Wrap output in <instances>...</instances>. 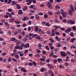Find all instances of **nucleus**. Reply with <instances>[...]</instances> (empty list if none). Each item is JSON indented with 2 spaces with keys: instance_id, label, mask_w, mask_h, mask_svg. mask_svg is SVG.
I'll list each match as a JSON object with an SVG mask.
<instances>
[{
  "instance_id": "44",
  "label": "nucleus",
  "mask_w": 76,
  "mask_h": 76,
  "mask_svg": "<svg viewBox=\"0 0 76 76\" xmlns=\"http://www.w3.org/2000/svg\"><path fill=\"white\" fill-rule=\"evenodd\" d=\"M15 23L17 24H19L20 23V22L19 21H15Z\"/></svg>"
},
{
  "instance_id": "2",
  "label": "nucleus",
  "mask_w": 76,
  "mask_h": 76,
  "mask_svg": "<svg viewBox=\"0 0 76 76\" xmlns=\"http://www.w3.org/2000/svg\"><path fill=\"white\" fill-rule=\"evenodd\" d=\"M69 7L70 9V10L72 12H75L74 7H73V5L71 4L69 6Z\"/></svg>"
},
{
  "instance_id": "45",
  "label": "nucleus",
  "mask_w": 76,
  "mask_h": 76,
  "mask_svg": "<svg viewBox=\"0 0 76 76\" xmlns=\"http://www.w3.org/2000/svg\"><path fill=\"white\" fill-rule=\"evenodd\" d=\"M40 60L42 61H45V59L44 58H41L40 59Z\"/></svg>"
},
{
  "instance_id": "36",
  "label": "nucleus",
  "mask_w": 76,
  "mask_h": 76,
  "mask_svg": "<svg viewBox=\"0 0 76 76\" xmlns=\"http://www.w3.org/2000/svg\"><path fill=\"white\" fill-rule=\"evenodd\" d=\"M70 35L71 37H73V36H74V33H73V32H71L70 33Z\"/></svg>"
},
{
  "instance_id": "29",
  "label": "nucleus",
  "mask_w": 76,
  "mask_h": 76,
  "mask_svg": "<svg viewBox=\"0 0 76 76\" xmlns=\"http://www.w3.org/2000/svg\"><path fill=\"white\" fill-rule=\"evenodd\" d=\"M53 63H54V64H56L57 62V61L56 59H54L53 60Z\"/></svg>"
},
{
  "instance_id": "64",
  "label": "nucleus",
  "mask_w": 76,
  "mask_h": 76,
  "mask_svg": "<svg viewBox=\"0 0 76 76\" xmlns=\"http://www.w3.org/2000/svg\"><path fill=\"white\" fill-rule=\"evenodd\" d=\"M6 53H2L1 55L3 56H6Z\"/></svg>"
},
{
  "instance_id": "53",
  "label": "nucleus",
  "mask_w": 76,
  "mask_h": 76,
  "mask_svg": "<svg viewBox=\"0 0 76 76\" xmlns=\"http://www.w3.org/2000/svg\"><path fill=\"white\" fill-rule=\"evenodd\" d=\"M26 26V24L25 23H24L22 25L23 27L24 28H25Z\"/></svg>"
},
{
  "instance_id": "21",
  "label": "nucleus",
  "mask_w": 76,
  "mask_h": 76,
  "mask_svg": "<svg viewBox=\"0 0 76 76\" xmlns=\"http://www.w3.org/2000/svg\"><path fill=\"white\" fill-rule=\"evenodd\" d=\"M28 9V7L26 6H25L23 7V11H25L26 10Z\"/></svg>"
},
{
  "instance_id": "50",
  "label": "nucleus",
  "mask_w": 76,
  "mask_h": 76,
  "mask_svg": "<svg viewBox=\"0 0 76 76\" xmlns=\"http://www.w3.org/2000/svg\"><path fill=\"white\" fill-rule=\"evenodd\" d=\"M2 61H3L4 63H6V62L7 61V60L6 59H3Z\"/></svg>"
},
{
  "instance_id": "32",
  "label": "nucleus",
  "mask_w": 76,
  "mask_h": 76,
  "mask_svg": "<svg viewBox=\"0 0 76 76\" xmlns=\"http://www.w3.org/2000/svg\"><path fill=\"white\" fill-rule=\"evenodd\" d=\"M20 43H21L20 41H18L16 43V45H18L19 44H20Z\"/></svg>"
},
{
  "instance_id": "46",
  "label": "nucleus",
  "mask_w": 76,
  "mask_h": 76,
  "mask_svg": "<svg viewBox=\"0 0 76 76\" xmlns=\"http://www.w3.org/2000/svg\"><path fill=\"white\" fill-rule=\"evenodd\" d=\"M18 33H19L20 34H21V33H22V30L20 29H19L18 30Z\"/></svg>"
},
{
  "instance_id": "54",
  "label": "nucleus",
  "mask_w": 76,
  "mask_h": 76,
  "mask_svg": "<svg viewBox=\"0 0 76 76\" xmlns=\"http://www.w3.org/2000/svg\"><path fill=\"white\" fill-rule=\"evenodd\" d=\"M42 53L43 54H46V52L45 50H43L42 51Z\"/></svg>"
},
{
  "instance_id": "28",
  "label": "nucleus",
  "mask_w": 76,
  "mask_h": 76,
  "mask_svg": "<svg viewBox=\"0 0 76 76\" xmlns=\"http://www.w3.org/2000/svg\"><path fill=\"white\" fill-rule=\"evenodd\" d=\"M32 64L34 65V66H37V63L34 61H33L32 62Z\"/></svg>"
},
{
  "instance_id": "20",
  "label": "nucleus",
  "mask_w": 76,
  "mask_h": 76,
  "mask_svg": "<svg viewBox=\"0 0 76 76\" xmlns=\"http://www.w3.org/2000/svg\"><path fill=\"white\" fill-rule=\"evenodd\" d=\"M15 58H16V59H19V56L17 54L15 55Z\"/></svg>"
},
{
  "instance_id": "1",
  "label": "nucleus",
  "mask_w": 76,
  "mask_h": 76,
  "mask_svg": "<svg viewBox=\"0 0 76 76\" xmlns=\"http://www.w3.org/2000/svg\"><path fill=\"white\" fill-rule=\"evenodd\" d=\"M28 36L29 37H32V38H35V37H37L38 36V35H37V34H35L34 35V34L31 33H29L28 34Z\"/></svg>"
},
{
  "instance_id": "15",
  "label": "nucleus",
  "mask_w": 76,
  "mask_h": 76,
  "mask_svg": "<svg viewBox=\"0 0 76 76\" xmlns=\"http://www.w3.org/2000/svg\"><path fill=\"white\" fill-rule=\"evenodd\" d=\"M73 11H71L70 10H69L68 13V15H73Z\"/></svg>"
},
{
  "instance_id": "31",
  "label": "nucleus",
  "mask_w": 76,
  "mask_h": 76,
  "mask_svg": "<svg viewBox=\"0 0 76 76\" xmlns=\"http://www.w3.org/2000/svg\"><path fill=\"white\" fill-rule=\"evenodd\" d=\"M60 9V7L58 5L56 6V9Z\"/></svg>"
},
{
  "instance_id": "38",
  "label": "nucleus",
  "mask_w": 76,
  "mask_h": 76,
  "mask_svg": "<svg viewBox=\"0 0 76 76\" xmlns=\"http://www.w3.org/2000/svg\"><path fill=\"white\" fill-rule=\"evenodd\" d=\"M8 61H9V62L11 61H12V58L11 57H9L8 59Z\"/></svg>"
},
{
  "instance_id": "57",
  "label": "nucleus",
  "mask_w": 76,
  "mask_h": 76,
  "mask_svg": "<svg viewBox=\"0 0 76 76\" xmlns=\"http://www.w3.org/2000/svg\"><path fill=\"white\" fill-rule=\"evenodd\" d=\"M52 57H53V58H57V56L55 55H53L52 56Z\"/></svg>"
},
{
  "instance_id": "60",
  "label": "nucleus",
  "mask_w": 76,
  "mask_h": 76,
  "mask_svg": "<svg viewBox=\"0 0 76 76\" xmlns=\"http://www.w3.org/2000/svg\"><path fill=\"white\" fill-rule=\"evenodd\" d=\"M72 29L74 31H75L76 30V26H74L72 28Z\"/></svg>"
},
{
  "instance_id": "30",
  "label": "nucleus",
  "mask_w": 76,
  "mask_h": 76,
  "mask_svg": "<svg viewBox=\"0 0 76 76\" xmlns=\"http://www.w3.org/2000/svg\"><path fill=\"white\" fill-rule=\"evenodd\" d=\"M24 44L23 43H21L20 45L21 47L22 48V50H23V48L24 47Z\"/></svg>"
},
{
  "instance_id": "11",
  "label": "nucleus",
  "mask_w": 76,
  "mask_h": 76,
  "mask_svg": "<svg viewBox=\"0 0 76 76\" xmlns=\"http://www.w3.org/2000/svg\"><path fill=\"white\" fill-rule=\"evenodd\" d=\"M34 28L35 29L34 30V31L35 32H38V27L37 26H34Z\"/></svg>"
},
{
  "instance_id": "7",
  "label": "nucleus",
  "mask_w": 76,
  "mask_h": 76,
  "mask_svg": "<svg viewBox=\"0 0 76 76\" xmlns=\"http://www.w3.org/2000/svg\"><path fill=\"white\" fill-rule=\"evenodd\" d=\"M65 32L67 34H69V32H71V29L70 28H68L67 29V30L65 31Z\"/></svg>"
},
{
  "instance_id": "49",
  "label": "nucleus",
  "mask_w": 76,
  "mask_h": 76,
  "mask_svg": "<svg viewBox=\"0 0 76 76\" xmlns=\"http://www.w3.org/2000/svg\"><path fill=\"white\" fill-rule=\"evenodd\" d=\"M55 34L56 35H58L60 34V33L58 32H55Z\"/></svg>"
},
{
  "instance_id": "8",
  "label": "nucleus",
  "mask_w": 76,
  "mask_h": 76,
  "mask_svg": "<svg viewBox=\"0 0 76 76\" xmlns=\"http://www.w3.org/2000/svg\"><path fill=\"white\" fill-rule=\"evenodd\" d=\"M53 27L56 28L54 29V31H57V29H60L61 28V26H53Z\"/></svg>"
},
{
  "instance_id": "55",
  "label": "nucleus",
  "mask_w": 76,
  "mask_h": 76,
  "mask_svg": "<svg viewBox=\"0 0 76 76\" xmlns=\"http://www.w3.org/2000/svg\"><path fill=\"white\" fill-rule=\"evenodd\" d=\"M45 23H46V22L44 21H42V25H45Z\"/></svg>"
},
{
  "instance_id": "42",
  "label": "nucleus",
  "mask_w": 76,
  "mask_h": 76,
  "mask_svg": "<svg viewBox=\"0 0 76 76\" xmlns=\"http://www.w3.org/2000/svg\"><path fill=\"white\" fill-rule=\"evenodd\" d=\"M4 24L5 25H6V26H9V24L8 23L6 22H4Z\"/></svg>"
},
{
  "instance_id": "25",
  "label": "nucleus",
  "mask_w": 76,
  "mask_h": 76,
  "mask_svg": "<svg viewBox=\"0 0 76 76\" xmlns=\"http://www.w3.org/2000/svg\"><path fill=\"white\" fill-rule=\"evenodd\" d=\"M17 3V2H15V1H13L12 2V5H15Z\"/></svg>"
},
{
  "instance_id": "19",
  "label": "nucleus",
  "mask_w": 76,
  "mask_h": 76,
  "mask_svg": "<svg viewBox=\"0 0 76 76\" xmlns=\"http://www.w3.org/2000/svg\"><path fill=\"white\" fill-rule=\"evenodd\" d=\"M48 66L49 67L50 69H53V66H52L50 64H48Z\"/></svg>"
},
{
  "instance_id": "52",
  "label": "nucleus",
  "mask_w": 76,
  "mask_h": 76,
  "mask_svg": "<svg viewBox=\"0 0 76 76\" xmlns=\"http://www.w3.org/2000/svg\"><path fill=\"white\" fill-rule=\"evenodd\" d=\"M61 45L60 44H58L57 45V47H61Z\"/></svg>"
},
{
  "instance_id": "63",
  "label": "nucleus",
  "mask_w": 76,
  "mask_h": 76,
  "mask_svg": "<svg viewBox=\"0 0 76 76\" xmlns=\"http://www.w3.org/2000/svg\"><path fill=\"white\" fill-rule=\"evenodd\" d=\"M20 58L21 60H25V57H20Z\"/></svg>"
},
{
  "instance_id": "3",
  "label": "nucleus",
  "mask_w": 76,
  "mask_h": 76,
  "mask_svg": "<svg viewBox=\"0 0 76 76\" xmlns=\"http://www.w3.org/2000/svg\"><path fill=\"white\" fill-rule=\"evenodd\" d=\"M61 13L63 15V18H66V15H67V13L65 12L64 13L63 11H62L61 12Z\"/></svg>"
},
{
  "instance_id": "43",
  "label": "nucleus",
  "mask_w": 76,
  "mask_h": 76,
  "mask_svg": "<svg viewBox=\"0 0 76 76\" xmlns=\"http://www.w3.org/2000/svg\"><path fill=\"white\" fill-rule=\"evenodd\" d=\"M48 14L50 15H53V13L49 11L48 12Z\"/></svg>"
},
{
  "instance_id": "22",
  "label": "nucleus",
  "mask_w": 76,
  "mask_h": 76,
  "mask_svg": "<svg viewBox=\"0 0 76 76\" xmlns=\"http://www.w3.org/2000/svg\"><path fill=\"white\" fill-rule=\"evenodd\" d=\"M32 0H30L28 3H27V5H29V4H31V3H32Z\"/></svg>"
},
{
  "instance_id": "33",
  "label": "nucleus",
  "mask_w": 76,
  "mask_h": 76,
  "mask_svg": "<svg viewBox=\"0 0 76 76\" xmlns=\"http://www.w3.org/2000/svg\"><path fill=\"white\" fill-rule=\"evenodd\" d=\"M41 37L39 36L37 37L36 38V39H39H39H41Z\"/></svg>"
},
{
  "instance_id": "14",
  "label": "nucleus",
  "mask_w": 76,
  "mask_h": 76,
  "mask_svg": "<svg viewBox=\"0 0 76 76\" xmlns=\"http://www.w3.org/2000/svg\"><path fill=\"white\" fill-rule=\"evenodd\" d=\"M16 6H17V9H21V7L19 5V4H18L15 5Z\"/></svg>"
},
{
  "instance_id": "59",
  "label": "nucleus",
  "mask_w": 76,
  "mask_h": 76,
  "mask_svg": "<svg viewBox=\"0 0 76 76\" xmlns=\"http://www.w3.org/2000/svg\"><path fill=\"white\" fill-rule=\"evenodd\" d=\"M40 7H44V5L43 4H41L39 5Z\"/></svg>"
},
{
  "instance_id": "18",
  "label": "nucleus",
  "mask_w": 76,
  "mask_h": 76,
  "mask_svg": "<svg viewBox=\"0 0 76 76\" xmlns=\"http://www.w3.org/2000/svg\"><path fill=\"white\" fill-rule=\"evenodd\" d=\"M75 41H76V38H73L70 40L71 42H74Z\"/></svg>"
},
{
  "instance_id": "23",
  "label": "nucleus",
  "mask_w": 76,
  "mask_h": 76,
  "mask_svg": "<svg viewBox=\"0 0 76 76\" xmlns=\"http://www.w3.org/2000/svg\"><path fill=\"white\" fill-rule=\"evenodd\" d=\"M45 71V68H43L41 69L40 70V72H44Z\"/></svg>"
},
{
  "instance_id": "62",
  "label": "nucleus",
  "mask_w": 76,
  "mask_h": 76,
  "mask_svg": "<svg viewBox=\"0 0 76 76\" xmlns=\"http://www.w3.org/2000/svg\"><path fill=\"white\" fill-rule=\"evenodd\" d=\"M32 1L33 3H36L37 1L36 0H32Z\"/></svg>"
},
{
  "instance_id": "9",
  "label": "nucleus",
  "mask_w": 76,
  "mask_h": 76,
  "mask_svg": "<svg viewBox=\"0 0 76 76\" xmlns=\"http://www.w3.org/2000/svg\"><path fill=\"white\" fill-rule=\"evenodd\" d=\"M48 7L50 9H53V7L51 6V4L50 3V2H48Z\"/></svg>"
},
{
  "instance_id": "13",
  "label": "nucleus",
  "mask_w": 76,
  "mask_h": 76,
  "mask_svg": "<svg viewBox=\"0 0 76 76\" xmlns=\"http://www.w3.org/2000/svg\"><path fill=\"white\" fill-rule=\"evenodd\" d=\"M18 15H22V14H23V12H22V10H19L18 11Z\"/></svg>"
},
{
  "instance_id": "34",
  "label": "nucleus",
  "mask_w": 76,
  "mask_h": 76,
  "mask_svg": "<svg viewBox=\"0 0 76 76\" xmlns=\"http://www.w3.org/2000/svg\"><path fill=\"white\" fill-rule=\"evenodd\" d=\"M55 22L56 23H60V22L59 21V20H58L55 19Z\"/></svg>"
},
{
  "instance_id": "10",
  "label": "nucleus",
  "mask_w": 76,
  "mask_h": 76,
  "mask_svg": "<svg viewBox=\"0 0 76 76\" xmlns=\"http://www.w3.org/2000/svg\"><path fill=\"white\" fill-rule=\"evenodd\" d=\"M28 19H29V18L28 17H24L22 18V20H23V21H25V20H28Z\"/></svg>"
},
{
  "instance_id": "48",
  "label": "nucleus",
  "mask_w": 76,
  "mask_h": 76,
  "mask_svg": "<svg viewBox=\"0 0 76 76\" xmlns=\"http://www.w3.org/2000/svg\"><path fill=\"white\" fill-rule=\"evenodd\" d=\"M71 62H72V63H73V62H75V60L74 59H72L71 60Z\"/></svg>"
},
{
  "instance_id": "16",
  "label": "nucleus",
  "mask_w": 76,
  "mask_h": 76,
  "mask_svg": "<svg viewBox=\"0 0 76 76\" xmlns=\"http://www.w3.org/2000/svg\"><path fill=\"white\" fill-rule=\"evenodd\" d=\"M61 54L62 57H65L66 56V53H64L63 52H61Z\"/></svg>"
},
{
  "instance_id": "5",
  "label": "nucleus",
  "mask_w": 76,
  "mask_h": 76,
  "mask_svg": "<svg viewBox=\"0 0 76 76\" xmlns=\"http://www.w3.org/2000/svg\"><path fill=\"white\" fill-rule=\"evenodd\" d=\"M11 41H14L15 42H18V40L16 39L15 37H12L10 39Z\"/></svg>"
},
{
  "instance_id": "51",
  "label": "nucleus",
  "mask_w": 76,
  "mask_h": 76,
  "mask_svg": "<svg viewBox=\"0 0 76 76\" xmlns=\"http://www.w3.org/2000/svg\"><path fill=\"white\" fill-rule=\"evenodd\" d=\"M63 36L64 37H65L66 36V34L65 33H63Z\"/></svg>"
},
{
  "instance_id": "56",
  "label": "nucleus",
  "mask_w": 76,
  "mask_h": 76,
  "mask_svg": "<svg viewBox=\"0 0 76 76\" xmlns=\"http://www.w3.org/2000/svg\"><path fill=\"white\" fill-rule=\"evenodd\" d=\"M28 31H31V28L30 26L28 27Z\"/></svg>"
},
{
  "instance_id": "40",
  "label": "nucleus",
  "mask_w": 76,
  "mask_h": 76,
  "mask_svg": "<svg viewBox=\"0 0 76 76\" xmlns=\"http://www.w3.org/2000/svg\"><path fill=\"white\" fill-rule=\"evenodd\" d=\"M61 0H56L55 1H57V3H60L61 2Z\"/></svg>"
},
{
  "instance_id": "39",
  "label": "nucleus",
  "mask_w": 76,
  "mask_h": 76,
  "mask_svg": "<svg viewBox=\"0 0 76 76\" xmlns=\"http://www.w3.org/2000/svg\"><path fill=\"white\" fill-rule=\"evenodd\" d=\"M59 50V48H55V51L57 52Z\"/></svg>"
},
{
  "instance_id": "41",
  "label": "nucleus",
  "mask_w": 76,
  "mask_h": 76,
  "mask_svg": "<svg viewBox=\"0 0 76 76\" xmlns=\"http://www.w3.org/2000/svg\"><path fill=\"white\" fill-rule=\"evenodd\" d=\"M54 53H53V52H51V53L50 54V57H52V56L53 54Z\"/></svg>"
},
{
  "instance_id": "17",
  "label": "nucleus",
  "mask_w": 76,
  "mask_h": 76,
  "mask_svg": "<svg viewBox=\"0 0 76 76\" xmlns=\"http://www.w3.org/2000/svg\"><path fill=\"white\" fill-rule=\"evenodd\" d=\"M34 57H37V58H39V57H41V55L39 54H37L34 55Z\"/></svg>"
},
{
  "instance_id": "35",
  "label": "nucleus",
  "mask_w": 76,
  "mask_h": 76,
  "mask_svg": "<svg viewBox=\"0 0 76 76\" xmlns=\"http://www.w3.org/2000/svg\"><path fill=\"white\" fill-rule=\"evenodd\" d=\"M49 40H50L51 42H52V43H54V40H53V39H51V38H49Z\"/></svg>"
},
{
  "instance_id": "27",
  "label": "nucleus",
  "mask_w": 76,
  "mask_h": 76,
  "mask_svg": "<svg viewBox=\"0 0 76 76\" xmlns=\"http://www.w3.org/2000/svg\"><path fill=\"white\" fill-rule=\"evenodd\" d=\"M12 61H14V62H17V61H17V60H16V59L13 58H12Z\"/></svg>"
},
{
  "instance_id": "47",
  "label": "nucleus",
  "mask_w": 76,
  "mask_h": 76,
  "mask_svg": "<svg viewBox=\"0 0 76 76\" xmlns=\"http://www.w3.org/2000/svg\"><path fill=\"white\" fill-rule=\"evenodd\" d=\"M18 34V31H16L15 32H14V35H17Z\"/></svg>"
},
{
  "instance_id": "24",
  "label": "nucleus",
  "mask_w": 76,
  "mask_h": 76,
  "mask_svg": "<svg viewBox=\"0 0 76 76\" xmlns=\"http://www.w3.org/2000/svg\"><path fill=\"white\" fill-rule=\"evenodd\" d=\"M57 61L58 62H59V63H60V62H61L62 61V60L61 58H59L58 59Z\"/></svg>"
},
{
  "instance_id": "58",
  "label": "nucleus",
  "mask_w": 76,
  "mask_h": 76,
  "mask_svg": "<svg viewBox=\"0 0 76 76\" xmlns=\"http://www.w3.org/2000/svg\"><path fill=\"white\" fill-rule=\"evenodd\" d=\"M28 65H29V66H32L33 65V64H32V63L31 62H30L29 63Z\"/></svg>"
},
{
  "instance_id": "26",
  "label": "nucleus",
  "mask_w": 76,
  "mask_h": 76,
  "mask_svg": "<svg viewBox=\"0 0 76 76\" xmlns=\"http://www.w3.org/2000/svg\"><path fill=\"white\" fill-rule=\"evenodd\" d=\"M14 20H15V19L13 18H11L10 20V22H14Z\"/></svg>"
},
{
  "instance_id": "6",
  "label": "nucleus",
  "mask_w": 76,
  "mask_h": 76,
  "mask_svg": "<svg viewBox=\"0 0 76 76\" xmlns=\"http://www.w3.org/2000/svg\"><path fill=\"white\" fill-rule=\"evenodd\" d=\"M68 23H70V22L71 24H72V25H74L75 23V21L72 20H68Z\"/></svg>"
},
{
  "instance_id": "4",
  "label": "nucleus",
  "mask_w": 76,
  "mask_h": 76,
  "mask_svg": "<svg viewBox=\"0 0 76 76\" xmlns=\"http://www.w3.org/2000/svg\"><path fill=\"white\" fill-rule=\"evenodd\" d=\"M15 49H16V50H17V49H19V50H22V48L21 46H19L18 45H17L14 48Z\"/></svg>"
},
{
  "instance_id": "61",
  "label": "nucleus",
  "mask_w": 76,
  "mask_h": 76,
  "mask_svg": "<svg viewBox=\"0 0 76 76\" xmlns=\"http://www.w3.org/2000/svg\"><path fill=\"white\" fill-rule=\"evenodd\" d=\"M21 35L23 36L25 35V31H23L21 33Z\"/></svg>"
},
{
  "instance_id": "37",
  "label": "nucleus",
  "mask_w": 76,
  "mask_h": 76,
  "mask_svg": "<svg viewBox=\"0 0 76 76\" xmlns=\"http://www.w3.org/2000/svg\"><path fill=\"white\" fill-rule=\"evenodd\" d=\"M48 73H49V74H51V73H53V71H52V70H49L48 71Z\"/></svg>"
},
{
  "instance_id": "12",
  "label": "nucleus",
  "mask_w": 76,
  "mask_h": 76,
  "mask_svg": "<svg viewBox=\"0 0 76 76\" xmlns=\"http://www.w3.org/2000/svg\"><path fill=\"white\" fill-rule=\"evenodd\" d=\"M35 17L36 19L37 20H39V16L38 14H36L35 15Z\"/></svg>"
}]
</instances>
